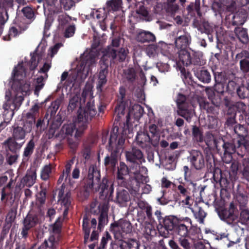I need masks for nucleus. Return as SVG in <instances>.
<instances>
[{
  "mask_svg": "<svg viewBox=\"0 0 249 249\" xmlns=\"http://www.w3.org/2000/svg\"><path fill=\"white\" fill-rule=\"evenodd\" d=\"M26 118L27 119V122L28 124V128L27 129V131H30L31 130L32 124L35 121V116L34 113L29 111L28 113H26Z\"/></svg>",
  "mask_w": 249,
  "mask_h": 249,
  "instance_id": "nucleus-44",
  "label": "nucleus"
},
{
  "mask_svg": "<svg viewBox=\"0 0 249 249\" xmlns=\"http://www.w3.org/2000/svg\"><path fill=\"white\" fill-rule=\"evenodd\" d=\"M116 52L114 49L109 50L106 54H104L101 61V68L97 74L96 82V89L98 92L102 91V87L107 82V76L108 73V63L107 57H111L112 59L116 58Z\"/></svg>",
  "mask_w": 249,
  "mask_h": 249,
  "instance_id": "nucleus-7",
  "label": "nucleus"
},
{
  "mask_svg": "<svg viewBox=\"0 0 249 249\" xmlns=\"http://www.w3.org/2000/svg\"><path fill=\"white\" fill-rule=\"evenodd\" d=\"M193 135L195 139L199 142H201L203 141V138L202 133L199 129L196 126H194L193 128Z\"/></svg>",
  "mask_w": 249,
  "mask_h": 249,
  "instance_id": "nucleus-45",
  "label": "nucleus"
},
{
  "mask_svg": "<svg viewBox=\"0 0 249 249\" xmlns=\"http://www.w3.org/2000/svg\"><path fill=\"white\" fill-rule=\"evenodd\" d=\"M70 197V193L68 192L65 193L63 189L59 191L58 204L60 205V210L62 212L64 217L67 216L68 211L71 207Z\"/></svg>",
  "mask_w": 249,
  "mask_h": 249,
  "instance_id": "nucleus-12",
  "label": "nucleus"
},
{
  "mask_svg": "<svg viewBox=\"0 0 249 249\" xmlns=\"http://www.w3.org/2000/svg\"><path fill=\"white\" fill-rule=\"evenodd\" d=\"M78 98L77 96H74L70 101V104L68 106L69 110H72L76 107Z\"/></svg>",
  "mask_w": 249,
  "mask_h": 249,
  "instance_id": "nucleus-57",
  "label": "nucleus"
},
{
  "mask_svg": "<svg viewBox=\"0 0 249 249\" xmlns=\"http://www.w3.org/2000/svg\"><path fill=\"white\" fill-rule=\"evenodd\" d=\"M129 176V171L127 166L123 162H120L119 166L118 167L117 174V178L118 180L123 183V185H125V180L127 179Z\"/></svg>",
  "mask_w": 249,
  "mask_h": 249,
  "instance_id": "nucleus-21",
  "label": "nucleus"
},
{
  "mask_svg": "<svg viewBox=\"0 0 249 249\" xmlns=\"http://www.w3.org/2000/svg\"><path fill=\"white\" fill-rule=\"evenodd\" d=\"M177 188L179 191V193L180 195L184 196H189V193L183 186L182 185H179Z\"/></svg>",
  "mask_w": 249,
  "mask_h": 249,
  "instance_id": "nucleus-60",
  "label": "nucleus"
},
{
  "mask_svg": "<svg viewBox=\"0 0 249 249\" xmlns=\"http://www.w3.org/2000/svg\"><path fill=\"white\" fill-rule=\"evenodd\" d=\"M196 75L199 80L203 83H208L211 81V75L206 70H201L197 71Z\"/></svg>",
  "mask_w": 249,
  "mask_h": 249,
  "instance_id": "nucleus-35",
  "label": "nucleus"
},
{
  "mask_svg": "<svg viewBox=\"0 0 249 249\" xmlns=\"http://www.w3.org/2000/svg\"><path fill=\"white\" fill-rule=\"evenodd\" d=\"M130 199L128 191L124 188H119L117 194V201L121 206H124L125 203Z\"/></svg>",
  "mask_w": 249,
  "mask_h": 249,
  "instance_id": "nucleus-27",
  "label": "nucleus"
},
{
  "mask_svg": "<svg viewBox=\"0 0 249 249\" xmlns=\"http://www.w3.org/2000/svg\"><path fill=\"white\" fill-rule=\"evenodd\" d=\"M97 111L90 103L88 104L86 107H80L77 112V120L73 122L65 124L60 131V134L63 137H72L74 133L75 141L71 142L69 140V144L72 148L77 145V139L81 136L86 128L87 124L96 114Z\"/></svg>",
  "mask_w": 249,
  "mask_h": 249,
  "instance_id": "nucleus-3",
  "label": "nucleus"
},
{
  "mask_svg": "<svg viewBox=\"0 0 249 249\" xmlns=\"http://www.w3.org/2000/svg\"><path fill=\"white\" fill-rule=\"evenodd\" d=\"M235 34L239 40L243 43H247L249 40L247 30L242 27L236 28Z\"/></svg>",
  "mask_w": 249,
  "mask_h": 249,
  "instance_id": "nucleus-32",
  "label": "nucleus"
},
{
  "mask_svg": "<svg viewBox=\"0 0 249 249\" xmlns=\"http://www.w3.org/2000/svg\"><path fill=\"white\" fill-rule=\"evenodd\" d=\"M93 91L92 90V87L90 85H86V87L83 89V91L82 93L81 97L80 98V102L81 103H85L86 100H89V101L88 102L86 106H87L88 104L90 103L92 105L94 108L96 110L94 105V101L93 100Z\"/></svg>",
  "mask_w": 249,
  "mask_h": 249,
  "instance_id": "nucleus-22",
  "label": "nucleus"
},
{
  "mask_svg": "<svg viewBox=\"0 0 249 249\" xmlns=\"http://www.w3.org/2000/svg\"><path fill=\"white\" fill-rule=\"evenodd\" d=\"M38 222L37 216L33 213H29L25 218L23 225L31 229L35 227Z\"/></svg>",
  "mask_w": 249,
  "mask_h": 249,
  "instance_id": "nucleus-30",
  "label": "nucleus"
},
{
  "mask_svg": "<svg viewBox=\"0 0 249 249\" xmlns=\"http://www.w3.org/2000/svg\"><path fill=\"white\" fill-rule=\"evenodd\" d=\"M26 29V26H24L22 28H21L20 26H19L18 29L13 27L9 30L8 36H4V39L5 40H10L12 37H15L18 36L22 32L25 31Z\"/></svg>",
  "mask_w": 249,
  "mask_h": 249,
  "instance_id": "nucleus-33",
  "label": "nucleus"
},
{
  "mask_svg": "<svg viewBox=\"0 0 249 249\" xmlns=\"http://www.w3.org/2000/svg\"><path fill=\"white\" fill-rule=\"evenodd\" d=\"M73 163V160H69L65 166V169L63 171L62 175H61L58 180V182L61 183L63 182L62 188L65 183L71 184V177L70 175L71 167Z\"/></svg>",
  "mask_w": 249,
  "mask_h": 249,
  "instance_id": "nucleus-17",
  "label": "nucleus"
},
{
  "mask_svg": "<svg viewBox=\"0 0 249 249\" xmlns=\"http://www.w3.org/2000/svg\"><path fill=\"white\" fill-rule=\"evenodd\" d=\"M63 46V44L61 43H57L54 45L53 46L50 47L49 49L48 50V52L47 54V56L45 59L44 60V63H46L49 61H50L51 66L52 65V59L56 54L59 49Z\"/></svg>",
  "mask_w": 249,
  "mask_h": 249,
  "instance_id": "nucleus-29",
  "label": "nucleus"
},
{
  "mask_svg": "<svg viewBox=\"0 0 249 249\" xmlns=\"http://www.w3.org/2000/svg\"><path fill=\"white\" fill-rule=\"evenodd\" d=\"M41 56L38 53H36L35 55L32 56L30 60V69L33 70L36 68L37 65Z\"/></svg>",
  "mask_w": 249,
  "mask_h": 249,
  "instance_id": "nucleus-46",
  "label": "nucleus"
},
{
  "mask_svg": "<svg viewBox=\"0 0 249 249\" xmlns=\"http://www.w3.org/2000/svg\"><path fill=\"white\" fill-rule=\"evenodd\" d=\"M99 209L101 213L99 217L98 227L99 229H101L108 222V205L106 203H104L99 205Z\"/></svg>",
  "mask_w": 249,
  "mask_h": 249,
  "instance_id": "nucleus-19",
  "label": "nucleus"
},
{
  "mask_svg": "<svg viewBox=\"0 0 249 249\" xmlns=\"http://www.w3.org/2000/svg\"><path fill=\"white\" fill-rule=\"evenodd\" d=\"M185 197V199L182 200L180 202V204L182 207L185 208L190 209L192 210V209L191 208V206L193 204V200L189 196Z\"/></svg>",
  "mask_w": 249,
  "mask_h": 249,
  "instance_id": "nucleus-49",
  "label": "nucleus"
},
{
  "mask_svg": "<svg viewBox=\"0 0 249 249\" xmlns=\"http://www.w3.org/2000/svg\"><path fill=\"white\" fill-rule=\"evenodd\" d=\"M220 218L230 224L233 222L238 220V213L232 204L230 205L229 210L223 209L218 212Z\"/></svg>",
  "mask_w": 249,
  "mask_h": 249,
  "instance_id": "nucleus-11",
  "label": "nucleus"
},
{
  "mask_svg": "<svg viewBox=\"0 0 249 249\" xmlns=\"http://www.w3.org/2000/svg\"><path fill=\"white\" fill-rule=\"evenodd\" d=\"M36 173L35 169L28 170L25 177L22 181L27 186H32L36 182Z\"/></svg>",
  "mask_w": 249,
  "mask_h": 249,
  "instance_id": "nucleus-26",
  "label": "nucleus"
},
{
  "mask_svg": "<svg viewBox=\"0 0 249 249\" xmlns=\"http://www.w3.org/2000/svg\"><path fill=\"white\" fill-rule=\"evenodd\" d=\"M155 39L154 35L148 31H142L137 36V40L142 42L154 41Z\"/></svg>",
  "mask_w": 249,
  "mask_h": 249,
  "instance_id": "nucleus-28",
  "label": "nucleus"
},
{
  "mask_svg": "<svg viewBox=\"0 0 249 249\" xmlns=\"http://www.w3.org/2000/svg\"><path fill=\"white\" fill-rule=\"evenodd\" d=\"M52 167L51 164L46 165L42 169L41 172V178L43 180L48 179L52 172Z\"/></svg>",
  "mask_w": 249,
  "mask_h": 249,
  "instance_id": "nucleus-40",
  "label": "nucleus"
},
{
  "mask_svg": "<svg viewBox=\"0 0 249 249\" xmlns=\"http://www.w3.org/2000/svg\"><path fill=\"white\" fill-rule=\"evenodd\" d=\"M127 54V50H126L124 48L120 49L119 52H118V56L119 57L120 60L123 61L124 60Z\"/></svg>",
  "mask_w": 249,
  "mask_h": 249,
  "instance_id": "nucleus-61",
  "label": "nucleus"
},
{
  "mask_svg": "<svg viewBox=\"0 0 249 249\" xmlns=\"http://www.w3.org/2000/svg\"><path fill=\"white\" fill-rule=\"evenodd\" d=\"M237 93L240 98H244L249 93V83H248L247 87L241 86L237 89Z\"/></svg>",
  "mask_w": 249,
  "mask_h": 249,
  "instance_id": "nucleus-42",
  "label": "nucleus"
},
{
  "mask_svg": "<svg viewBox=\"0 0 249 249\" xmlns=\"http://www.w3.org/2000/svg\"><path fill=\"white\" fill-rule=\"evenodd\" d=\"M168 52L166 53V52H163L165 55H170V58L172 59V61L177 65H179V63L181 62L183 65L188 66L192 63L194 64H198L200 59L202 57V53L200 52H194L193 51L189 52L186 49H181L178 51V60L177 57L174 56L173 54L170 52V51H168Z\"/></svg>",
  "mask_w": 249,
  "mask_h": 249,
  "instance_id": "nucleus-6",
  "label": "nucleus"
},
{
  "mask_svg": "<svg viewBox=\"0 0 249 249\" xmlns=\"http://www.w3.org/2000/svg\"><path fill=\"white\" fill-rule=\"evenodd\" d=\"M75 28L74 25H70L66 28L64 36L66 37L69 38L73 36L75 33Z\"/></svg>",
  "mask_w": 249,
  "mask_h": 249,
  "instance_id": "nucleus-54",
  "label": "nucleus"
},
{
  "mask_svg": "<svg viewBox=\"0 0 249 249\" xmlns=\"http://www.w3.org/2000/svg\"><path fill=\"white\" fill-rule=\"evenodd\" d=\"M99 188L101 189V193L103 196H110L113 192L112 183L109 182L107 179L103 178L102 183L100 185Z\"/></svg>",
  "mask_w": 249,
  "mask_h": 249,
  "instance_id": "nucleus-25",
  "label": "nucleus"
},
{
  "mask_svg": "<svg viewBox=\"0 0 249 249\" xmlns=\"http://www.w3.org/2000/svg\"><path fill=\"white\" fill-rule=\"evenodd\" d=\"M172 182L169 180L166 177H163L161 180V185L162 188H168L170 187Z\"/></svg>",
  "mask_w": 249,
  "mask_h": 249,
  "instance_id": "nucleus-58",
  "label": "nucleus"
},
{
  "mask_svg": "<svg viewBox=\"0 0 249 249\" xmlns=\"http://www.w3.org/2000/svg\"><path fill=\"white\" fill-rule=\"evenodd\" d=\"M28 66L27 61H22L12 72L11 89L6 91V102L3 105V115L8 120L12 118L14 111L19 108L24 97L30 93V84L25 79V77H30L27 72Z\"/></svg>",
  "mask_w": 249,
  "mask_h": 249,
  "instance_id": "nucleus-1",
  "label": "nucleus"
},
{
  "mask_svg": "<svg viewBox=\"0 0 249 249\" xmlns=\"http://www.w3.org/2000/svg\"><path fill=\"white\" fill-rule=\"evenodd\" d=\"M178 113L183 117L187 122H190L195 115L194 107L186 101L185 96L179 94L177 99Z\"/></svg>",
  "mask_w": 249,
  "mask_h": 249,
  "instance_id": "nucleus-8",
  "label": "nucleus"
},
{
  "mask_svg": "<svg viewBox=\"0 0 249 249\" xmlns=\"http://www.w3.org/2000/svg\"><path fill=\"white\" fill-rule=\"evenodd\" d=\"M124 107L123 105L120 104L115 109V113L117 114L119 117H121V115L124 114Z\"/></svg>",
  "mask_w": 249,
  "mask_h": 249,
  "instance_id": "nucleus-62",
  "label": "nucleus"
},
{
  "mask_svg": "<svg viewBox=\"0 0 249 249\" xmlns=\"http://www.w3.org/2000/svg\"><path fill=\"white\" fill-rule=\"evenodd\" d=\"M223 147L225 150V153L231 154L235 152L236 146H234L231 143H224Z\"/></svg>",
  "mask_w": 249,
  "mask_h": 249,
  "instance_id": "nucleus-51",
  "label": "nucleus"
},
{
  "mask_svg": "<svg viewBox=\"0 0 249 249\" xmlns=\"http://www.w3.org/2000/svg\"><path fill=\"white\" fill-rule=\"evenodd\" d=\"M124 77L130 82H133L136 78V73L133 68H129L124 71Z\"/></svg>",
  "mask_w": 249,
  "mask_h": 249,
  "instance_id": "nucleus-38",
  "label": "nucleus"
},
{
  "mask_svg": "<svg viewBox=\"0 0 249 249\" xmlns=\"http://www.w3.org/2000/svg\"><path fill=\"white\" fill-rule=\"evenodd\" d=\"M159 47H160L161 48V53H162L165 55L167 56L170 59L169 62L168 63H163V62H160L158 63L157 64V67L159 69V71L161 72H167L169 71L170 69V65L172 64L173 66H175L176 64L174 63V61H172V59L170 58L169 55H165L163 52H166L167 53L169 49L171 48H173V46L172 45H168L166 43L161 42L159 44Z\"/></svg>",
  "mask_w": 249,
  "mask_h": 249,
  "instance_id": "nucleus-13",
  "label": "nucleus"
},
{
  "mask_svg": "<svg viewBox=\"0 0 249 249\" xmlns=\"http://www.w3.org/2000/svg\"><path fill=\"white\" fill-rule=\"evenodd\" d=\"M56 245L57 240L53 235H51L47 240H45L38 249H55Z\"/></svg>",
  "mask_w": 249,
  "mask_h": 249,
  "instance_id": "nucleus-31",
  "label": "nucleus"
},
{
  "mask_svg": "<svg viewBox=\"0 0 249 249\" xmlns=\"http://www.w3.org/2000/svg\"><path fill=\"white\" fill-rule=\"evenodd\" d=\"M25 133L23 128L21 127H17L14 129L13 132V137L18 142H23V144L25 142Z\"/></svg>",
  "mask_w": 249,
  "mask_h": 249,
  "instance_id": "nucleus-34",
  "label": "nucleus"
},
{
  "mask_svg": "<svg viewBox=\"0 0 249 249\" xmlns=\"http://www.w3.org/2000/svg\"><path fill=\"white\" fill-rule=\"evenodd\" d=\"M188 225L184 224H178L177 228V233L180 237H186L188 233Z\"/></svg>",
  "mask_w": 249,
  "mask_h": 249,
  "instance_id": "nucleus-39",
  "label": "nucleus"
},
{
  "mask_svg": "<svg viewBox=\"0 0 249 249\" xmlns=\"http://www.w3.org/2000/svg\"><path fill=\"white\" fill-rule=\"evenodd\" d=\"M51 68L50 61L44 63L43 66L40 68L37 77L35 80V94L38 96L40 90L43 88L45 82L47 80L48 75L47 72Z\"/></svg>",
  "mask_w": 249,
  "mask_h": 249,
  "instance_id": "nucleus-9",
  "label": "nucleus"
},
{
  "mask_svg": "<svg viewBox=\"0 0 249 249\" xmlns=\"http://www.w3.org/2000/svg\"><path fill=\"white\" fill-rule=\"evenodd\" d=\"M192 211L196 218L198 219L199 222L201 223H203V219L206 215L205 212L200 207H197L195 210L192 209Z\"/></svg>",
  "mask_w": 249,
  "mask_h": 249,
  "instance_id": "nucleus-37",
  "label": "nucleus"
},
{
  "mask_svg": "<svg viewBox=\"0 0 249 249\" xmlns=\"http://www.w3.org/2000/svg\"><path fill=\"white\" fill-rule=\"evenodd\" d=\"M100 178V173L97 166L92 165L89 169L88 178L91 187H94L96 185L98 187Z\"/></svg>",
  "mask_w": 249,
  "mask_h": 249,
  "instance_id": "nucleus-15",
  "label": "nucleus"
},
{
  "mask_svg": "<svg viewBox=\"0 0 249 249\" xmlns=\"http://www.w3.org/2000/svg\"><path fill=\"white\" fill-rule=\"evenodd\" d=\"M135 14L142 19H146L148 15V11L143 6H140L139 8L136 10Z\"/></svg>",
  "mask_w": 249,
  "mask_h": 249,
  "instance_id": "nucleus-47",
  "label": "nucleus"
},
{
  "mask_svg": "<svg viewBox=\"0 0 249 249\" xmlns=\"http://www.w3.org/2000/svg\"><path fill=\"white\" fill-rule=\"evenodd\" d=\"M60 2L61 7L65 10H69L75 5L72 0H60Z\"/></svg>",
  "mask_w": 249,
  "mask_h": 249,
  "instance_id": "nucleus-43",
  "label": "nucleus"
},
{
  "mask_svg": "<svg viewBox=\"0 0 249 249\" xmlns=\"http://www.w3.org/2000/svg\"><path fill=\"white\" fill-rule=\"evenodd\" d=\"M127 134H130V131L128 129L127 125L124 126L121 131H119L117 127L113 128L110 133L108 148L111 151V155L110 157L107 156L105 158L106 165L109 164L112 166L115 165L116 159L120 153Z\"/></svg>",
  "mask_w": 249,
  "mask_h": 249,
  "instance_id": "nucleus-5",
  "label": "nucleus"
},
{
  "mask_svg": "<svg viewBox=\"0 0 249 249\" xmlns=\"http://www.w3.org/2000/svg\"><path fill=\"white\" fill-rule=\"evenodd\" d=\"M35 146V143L33 140H31L25 147L23 153V156L28 157L32 154Z\"/></svg>",
  "mask_w": 249,
  "mask_h": 249,
  "instance_id": "nucleus-48",
  "label": "nucleus"
},
{
  "mask_svg": "<svg viewBox=\"0 0 249 249\" xmlns=\"http://www.w3.org/2000/svg\"><path fill=\"white\" fill-rule=\"evenodd\" d=\"M24 15L28 19H32L34 17V13L30 7H24L22 10Z\"/></svg>",
  "mask_w": 249,
  "mask_h": 249,
  "instance_id": "nucleus-52",
  "label": "nucleus"
},
{
  "mask_svg": "<svg viewBox=\"0 0 249 249\" xmlns=\"http://www.w3.org/2000/svg\"><path fill=\"white\" fill-rule=\"evenodd\" d=\"M125 155L126 159L130 162H135L138 160L140 162H142L143 160L142 152L136 148H133L131 151L126 152Z\"/></svg>",
  "mask_w": 249,
  "mask_h": 249,
  "instance_id": "nucleus-24",
  "label": "nucleus"
},
{
  "mask_svg": "<svg viewBox=\"0 0 249 249\" xmlns=\"http://www.w3.org/2000/svg\"><path fill=\"white\" fill-rule=\"evenodd\" d=\"M238 201L241 205L244 206L248 202L247 196L243 195H240L237 197Z\"/></svg>",
  "mask_w": 249,
  "mask_h": 249,
  "instance_id": "nucleus-64",
  "label": "nucleus"
},
{
  "mask_svg": "<svg viewBox=\"0 0 249 249\" xmlns=\"http://www.w3.org/2000/svg\"><path fill=\"white\" fill-rule=\"evenodd\" d=\"M236 58L240 61L241 69L245 72L249 71V53L243 51L236 55Z\"/></svg>",
  "mask_w": 249,
  "mask_h": 249,
  "instance_id": "nucleus-18",
  "label": "nucleus"
},
{
  "mask_svg": "<svg viewBox=\"0 0 249 249\" xmlns=\"http://www.w3.org/2000/svg\"><path fill=\"white\" fill-rule=\"evenodd\" d=\"M97 60V54L94 50H86L80 56V61L76 69L69 75L64 71L61 76V82L66 80V86H79L87 77L92 68L95 66Z\"/></svg>",
  "mask_w": 249,
  "mask_h": 249,
  "instance_id": "nucleus-2",
  "label": "nucleus"
},
{
  "mask_svg": "<svg viewBox=\"0 0 249 249\" xmlns=\"http://www.w3.org/2000/svg\"><path fill=\"white\" fill-rule=\"evenodd\" d=\"M190 42L191 37L189 34H187L180 36L175 40L176 46L178 50L182 49H185Z\"/></svg>",
  "mask_w": 249,
  "mask_h": 249,
  "instance_id": "nucleus-23",
  "label": "nucleus"
},
{
  "mask_svg": "<svg viewBox=\"0 0 249 249\" xmlns=\"http://www.w3.org/2000/svg\"><path fill=\"white\" fill-rule=\"evenodd\" d=\"M236 84L235 81H230L227 86L226 89L229 92H232L235 89Z\"/></svg>",
  "mask_w": 249,
  "mask_h": 249,
  "instance_id": "nucleus-59",
  "label": "nucleus"
},
{
  "mask_svg": "<svg viewBox=\"0 0 249 249\" xmlns=\"http://www.w3.org/2000/svg\"><path fill=\"white\" fill-rule=\"evenodd\" d=\"M110 229L115 235L118 234L122 236L124 234L130 233L132 230V226L128 220L120 219L111 224Z\"/></svg>",
  "mask_w": 249,
  "mask_h": 249,
  "instance_id": "nucleus-10",
  "label": "nucleus"
},
{
  "mask_svg": "<svg viewBox=\"0 0 249 249\" xmlns=\"http://www.w3.org/2000/svg\"><path fill=\"white\" fill-rule=\"evenodd\" d=\"M189 159L192 165L196 170L201 169L205 166L204 155L199 151H192Z\"/></svg>",
  "mask_w": 249,
  "mask_h": 249,
  "instance_id": "nucleus-14",
  "label": "nucleus"
},
{
  "mask_svg": "<svg viewBox=\"0 0 249 249\" xmlns=\"http://www.w3.org/2000/svg\"><path fill=\"white\" fill-rule=\"evenodd\" d=\"M205 141L207 144V145H209L212 144V142H213L215 146L217 147V144L216 141L214 139L213 136L210 133H207L206 135V137L205 139Z\"/></svg>",
  "mask_w": 249,
  "mask_h": 249,
  "instance_id": "nucleus-55",
  "label": "nucleus"
},
{
  "mask_svg": "<svg viewBox=\"0 0 249 249\" xmlns=\"http://www.w3.org/2000/svg\"><path fill=\"white\" fill-rule=\"evenodd\" d=\"M136 139L138 142L143 143L146 142H151L150 136L146 132L140 131L138 132Z\"/></svg>",
  "mask_w": 249,
  "mask_h": 249,
  "instance_id": "nucleus-36",
  "label": "nucleus"
},
{
  "mask_svg": "<svg viewBox=\"0 0 249 249\" xmlns=\"http://www.w3.org/2000/svg\"><path fill=\"white\" fill-rule=\"evenodd\" d=\"M178 241L184 249H191V245L188 239H186V237H179L178 239Z\"/></svg>",
  "mask_w": 249,
  "mask_h": 249,
  "instance_id": "nucleus-50",
  "label": "nucleus"
},
{
  "mask_svg": "<svg viewBox=\"0 0 249 249\" xmlns=\"http://www.w3.org/2000/svg\"><path fill=\"white\" fill-rule=\"evenodd\" d=\"M144 113L143 108L139 105L135 104L131 106L127 117V122L134 119L135 120H139L143 115Z\"/></svg>",
  "mask_w": 249,
  "mask_h": 249,
  "instance_id": "nucleus-16",
  "label": "nucleus"
},
{
  "mask_svg": "<svg viewBox=\"0 0 249 249\" xmlns=\"http://www.w3.org/2000/svg\"><path fill=\"white\" fill-rule=\"evenodd\" d=\"M23 144V142H18L13 138H9L4 142V145L6 150L15 153L19 150Z\"/></svg>",
  "mask_w": 249,
  "mask_h": 249,
  "instance_id": "nucleus-20",
  "label": "nucleus"
},
{
  "mask_svg": "<svg viewBox=\"0 0 249 249\" xmlns=\"http://www.w3.org/2000/svg\"><path fill=\"white\" fill-rule=\"evenodd\" d=\"M58 20L60 24L63 25L71 20V18L64 14H61L58 16Z\"/></svg>",
  "mask_w": 249,
  "mask_h": 249,
  "instance_id": "nucleus-53",
  "label": "nucleus"
},
{
  "mask_svg": "<svg viewBox=\"0 0 249 249\" xmlns=\"http://www.w3.org/2000/svg\"><path fill=\"white\" fill-rule=\"evenodd\" d=\"M110 238V236L108 232H106V234L102 237L101 242V246L102 248H104L106 245L107 244L108 240Z\"/></svg>",
  "mask_w": 249,
  "mask_h": 249,
  "instance_id": "nucleus-63",
  "label": "nucleus"
},
{
  "mask_svg": "<svg viewBox=\"0 0 249 249\" xmlns=\"http://www.w3.org/2000/svg\"><path fill=\"white\" fill-rule=\"evenodd\" d=\"M240 219L242 222H245L249 220V211L243 210L240 213Z\"/></svg>",
  "mask_w": 249,
  "mask_h": 249,
  "instance_id": "nucleus-56",
  "label": "nucleus"
},
{
  "mask_svg": "<svg viewBox=\"0 0 249 249\" xmlns=\"http://www.w3.org/2000/svg\"><path fill=\"white\" fill-rule=\"evenodd\" d=\"M122 0H111L107 3V9L105 8L97 10H93L90 14V17L97 22L101 29L104 31L109 25L111 29H113V21L115 15H112L114 11L119 10L122 6Z\"/></svg>",
  "mask_w": 249,
  "mask_h": 249,
  "instance_id": "nucleus-4",
  "label": "nucleus"
},
{
  "mask_svg": "<svg viewBox=\"0 0 249 249\" xmlns=\"http://www.w3.org/2000/svg\"><path fill=\"white\" fill-rule=\"evenodd\" d=\"M89 220L87 216H84L83 220V229L85 232L84 239L86 242L89 239L90 233V229L88 226Z\"/></svg>",
  "mask_w": 249,
  "mask_h": 249,
  "instance_id": "nucleus-41",
  "label": "nucleus"
}]
</instances>
